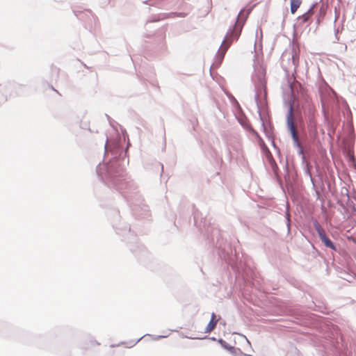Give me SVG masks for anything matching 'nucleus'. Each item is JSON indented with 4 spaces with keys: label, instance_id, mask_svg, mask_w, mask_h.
I'll return each mask as SVG.
<instances>
[{
    "label": "nucleus",
    "instance_id": "6ab92c4d",
    "mask_svg": "<svg viewBox=\"0 0 356 356\" xmlns=\"http://www.w3.org/2000/svg\"><path fill=\"white\" fill-rule=\"evenodd\" d=\"M146 336H150V335L149 334H145L143 337H141L140 338H139L138 339H137L136 341H131V345L130 346V347H132V346H135L138 342H139L143 338L145 337Z\"/></svg>",
    "mask_w": 356,
    "mask_h": 356
},
{
    "label": "nucleus",
    "instance_id": "dca6fc26",
    "mask_svg": "<svg viewBox=\"0 0 356 356\" xmlns=\"http://www.w3.org/2000/svg\"><path fill=\"white\" fill-rule=\"evenodd\" d=\"M298 154L299 156H301V159H302V163H305V156L304 155V151H303L302 146L300 147H298Z\"/></svg>",
    "mask_w": 356,
    "mask_h": 356
},
{
    "label": "nucleus",
    "instance_id": "f257e3e1",
    "mask_svg": "<svg viewBox=\"0 0 356 356\" xmlns=\"http://www.w3.org/2000/svg\"><path fill=\"white\" fill-rule=\"evenodd\" d=\"M105 154L111 152L113 158L108 163H99L96 169L99 179L110 188H115L124 194L127 202L131 204L134 213L140 218L149 216L148 207L143 204L141 197L135 191L137 188L132 180L127 177L125 167L120 163L118 155L121 156L122 150L118 143H108L106 140Z\"/></svg>",
    "mask_w": 356,
    "mask_h": 356
},
{
    "label": "nucleus",
    "instance_id": "f03ea898",
    "mask_svg": "<svg viewBox=\"0 0 356 356\" xmlns=\"http://www.w3.org/2000/svg\"><path fill=\"white\" fill-rule=\"evenodd\" d=\"M242 12H243V10H241L239 12V13L237 15V18H236V20L234 24L233 25V26L230 27L228 29V31L226 33V35L225 36V38L222 42L221 46H220V49H218L217 55H216V61L215 64L217 66L220 65V63H222V61L224 58L225 52L227 50V49L229 47L231 43L234 40H237L241 35L242 27H243V25L245 22V19H239V16L242 13Z\"/></svg>",
    "mask_w": 356,
    "mask_h": 356
},
{
    "label": "nucleus",
    "instance_id": "c85d7f7f",
    "mask_svg": "<svg viewBox=\"0 0 356 356\" xmlns=\"http://www.w3.org/2000/svg\"><path fill=\"white\" fill-rule=\"evenodd\" d=\"M131 251H132L133 252H136V250H133L132 248H131Z\"/></svg>",
    "mask_w": 356,
    "mask_h": 356
},
{
    "label": "nucleus",
    "instance_id": "6e6552de",
    "mask_svg": "<svg viewBox=\"0 0 356 356\" xmlns=\"http://www.w3.org/2000/svg\"><path fill=\"white\" fill-rule=\"evenodd\" d=\"M289 60H291V62H289V70H293V71L296 72V67L298 64L299 60V56L298 54L295 51L294 49H292L291 54L289 55L288 56Z\"/></svg>",
    "mask_w": 356,
    "mask_h": 356
},
{
    "label": "nucleus",
    "instance_id": "a878e982",
    "mask_svg": "<svg viewBox=\"0 0 356 356\" xmlns=\"http://www.w3.org/2000/svg\"><path fill=\"white\" fill-rule=\"evenodd\" d=\"M138 248L140 249V251L145 252L143 247H142V246L141 247H138Z\"/></svg>",
    "mask_w": 356,
    "mask_h": 356
},
{
    "label": "nucleus",
    "instance_id": "9d476101",
    "mask_svg": "<svg viewBox=\"0 0 356 356\" xmlns=\"http://www.w3.org/2000/svg\"><path fill=\"white\" fill-rule=\"evenodd\" d=\"M314 6V5L311 6L310 8L306 13H305L302 15L299 16L298 18V21H300L302 24L307 22L314 13L313 12Z\"/></svg>",
    "mask_w": 356,
    "mask_h": 356
},
{
    "label": "nucleus",
    "instance_id": "ddd939ff",
    "mask_svg": "<svg viewBox=\"0 0 356 356\" xmlns=\"http://www.w3.org/2000/svg\"><path fill=\"white\" fill-rule=\"evenodd\" d=\"M219 343L221 345V346L225 348V350H227L230 351L231 353H234L235 351V348L229 343H227L225 341H224L222 339H220L218 340Z\"/></svg>",
    "mask_w": 356,
    "mask_h": 356
},
{
    "label": "nucleus",
    "instance_id": "1a4fd4ad",
    "mask_svg": "<svg viewBox=\"0 0 356 356\" xmlns=\"http://www.w3.org/2000/svg\"><path fill=\"white\" fill-rule=\"evenodd\" d=\"M218 320L216 319V315L214 313H212L210 321L209 322L208 325L205 327L204 332L209 333L211 332L216 327L217 324Z\"/></svg>",
    "mask_w": 356,
    "mask_h": 356
},
{
    "label": "nucleus",
    "instance_id": "9b49d317",
    "mask_svg": "<svg viewBox=\"0 0 356 356\" xmlns=\"http://www.w3.org/2000/svg\"><path fill=\"white\" fill-rule=\"evenodd\" d=\"M347 197L348 200V204L352 209L353 213L356 215V195L350 197L347 194Z\"/></svg>",
    "mask_w": 356,
    "mask_h": 356
},
{
    "label": "nucleus",
    "instance_id": "412c9836",
    "mask_svg": "<svg viewBox=\"0 0 356 356\" xmlns=\"http://www.w3.org/2000/svg\"><path fill=\"white\" fill-rule=\"evenodd\" d=\"M262 124V127H263V128H264V131H265V133H266V136H267L268 138H272V137H271V134H270V133H269V132H268V131H266V128H265V126H264V122H262V124Z\"/></svg>",
    "mask_w": 356,
    "mask_h": 356
},
{
    "label": "nucleus",
    "instance_id": "2eb2a0df",
    "mask_svg": "<svg viewBox=\"0 0 356 356\" xmlns=\"http://www.w3.org/2000/svg\"><path fill=\"white\" fill-rule=\"evenodd\" d=\"M194 223L195 225L201 229L202 222H199V213L198 212L194 213Z\"/></svg>",
    "mask_w": 356,
    "mask_h": 356
},
{
    "label": "nucleus",
    "instance_id": "a211bd4d",
    "mask_svg": "<svg viewBox=\"0 0 356 356\" xmlns=\"http://www.w3.org/2000/svg\"><path fill=\"white\" fill-rule=\"evenodd\" d=\"M285 217H286V226H287L288 230H289V229H290V213L289 211L286 212Z\"/></svg>",
    "mask_w": 356,
    "mask_h": 356
},
{
    "label": "nucleus",
    "instance_id": "0eeeda50",
    "mask_svg": "<svg viewBox=\"0 0 356 356\" xmlns=\"http://www.w3.org/2000/svg\"><path fill=\"white\" fill-rule=\"evenodd\" d=\"M75 15L79 19L90 24L96 21V17L90 10H86L83 12L75 11Z\"/></svg>",
    "mask_w": 356,
    "mask_h": 356
},
{
    "label": "nucleus",
    "instance_id": "bb28decb",
    "mask_svg": "<svg viewBox=\"0 0 356 356\" xmlns=\"http://www.w3.org/2000/svg\"><path fill=\"white\" fill-rule=\"evenodd\" d=\"M202 227H203L204 228H206V223H205V221H204V222H203Z\"/></svg>",
    "mask_w": 356,
    "mask_h": 356
},
{
    "label": "nucleus",
    "instance_id": "393cba45",
    "mask_svg": "<svg viewBox=\"0 0 356 356\" xmlns=\"http://www.w3.org/2000/svg\"><path fill=\"white\" fill-rule=\"evenodd\" d=\"M176 15L178 16V17H185V14L184 13H176Z\"/></svg>",
    "mask_w": 356,
    "mask_h": 356
},
{
    "label": "nucleus",
    "instance_id": "b1692460",
    "mask_svg": "<svg viewBox=\"0 0 356 356\" xmlns=\"http://www.w3.org/2000/svg\"><path fill=\"white\" fill-rule=\"evenodd\" d=\"M215 232H217V230H213L212 232L211 233V240L213 241V236H214V234H215Z\"/></svg>",
    "mask_w": 356,
    "mask_h": 356
},
{
    "label": "nucleus",
    "instance_id": "c756f323",
    "mask_svg": "<svg viewBox=\"0 0 356 356\" xmlns=\"http://www.w3.org/2000/svg\"><path fill=\"white\" fill-rule=\"evenodd\" d=\"M161 165V171L163 172V165Z\"/></svg>",
    "mask_w": 356,
    "mask_h": 356
},
{
    "label": "nucleus",
    "instance_id": "7c9ffc66",
    "mask_svg": "<svg viewBox=\"0 0 356 356\" xmlns=\"http://www.w3.org/2000/svg\"><path fill=\"white\" fill-rule=\"evenodd\" d=\"M337 19V17L336 16L335 19H334V23L336 22Z\"/></svg>",
    "mask_w": 356,
    "mask_h": 356
},
{
    "label": "nucleus",
    "instance_id": "39448f33",
    "mask_svg": "<svg viewBox=\"0 0 356 356\" xmlns=\"http://www.w3.org/2000/svg\"><path fill=\"white\" fill-rule=\"evenodd\" d=\"M313 225L318 233V235L321 241V242L324 244V245L330 248L332 250L336 251L337 248L334 243L330 240V238L326 235L324 229L322 228L320 223L318 222L317 220H312Z\"/></svg>",
    "mask_w": 356,
    "mask_h": 356
},
{
    "label": "nucleus",
    "instance_id": "5701e85b",
    "mask_svg": "<svg viewBox=\"0 0 356 356\" xmlns=\"http://www.w3.org/2000/svg\"><path fill=\"white\" fill-rule=\"evenodd\" d=\"M287 56V54H284L282 55V65L283 66L284 68H285L284 65V58Z\"/></svg>",
    "mask_w": 356,
    "mask_h": 356
},
{
    "label": "nucleus",
    "instance_id": "4be33fe9",
    "mask_svg": "<svg viewBox=\"0 0 356 356\" xmlns=\"http://www.w3.org/2000/svg\"><path fill=\"white\" fill-rule=\"evenodd\" d=\"M167 336L168 335H156V336L154 337L153 339L154 340H159L160 339L167 337Z\"/></svg>",
    "mask_w": 356,
    "mask_h": 356
},
{
    "label": "nucleus",
    "instance_id": "f3484780",
    "mask_svg": "<svg viewBox=\"0 0 356 356\" xmlns=\"http://www.w3.org/2000/svg\"><path fill=\"white\" fill-rule=\"evenodd\" d=\"M309 126L316 127V123L313 116L309 118Z\"/></svg>",
    "mask_w": 356,
    "mask_h": 356
},
{
    "label": "nucleus",
    "instance_id": "4468645a",
    "mask_svg": "<svg viewBox=\"0 0 356 356\" xmlns=\"http://www.w3.org/2000/svg\"><path fill=\"white\" fill-rule=\"evenodd\" d=\"M305 165L304 168L305 173L306 175H307L309 177V178L311 179V180L312 181V173H311L312 165L308 162L305 161Z\"/></svg>",
    "mask_w": 356,
    "mask_h": 356
},
{
    "label": "nucleus",
    "instance_id": "7ed1b4c3",
    "mask_svg": "<svg viewBox=\"0 0 356 356\" xmlns=\"http://www.w3.org/2000/svg\"><path fill=\"white\" fill-rule=\"evenodd\" d=\"M120 218L121 217L118 211H115L111 217L113 227L115 229L116 233L122 235L124 240L128 238L131 243H136L137 241L136 235L131 231L129 226L124 223L121 224Z\"/></svg>",
    "mask_w": 356,
    "mask_h": 356
},
{
    "label": "nucleus",
    "instance_id": "aec40b11",
    "mask_svg": "<svg viewBox=\"0 0 356 356\" xmlns=\"http://www.w3.org/2000/svg\"><path fill=\"white\" fill-rule=\"evenodd\" d=\"M342 29H343V27L341 28V31H342ZM339 32H340V30L339 29V28L336 29L334 30V36H335V40L337 42H338L339 40V38L338 37V34Z\"/></svg>",
    "mask_w": 356,
    "mask_h": 356
},
{
    "label": "nucleus",
    "instance_id": "20e7f679",
    "mask_svg": "<svg viewBox=\"0 0 356 356\" xmlns=\"http://www.w3.org/2000/svg\"><path fill=\"white\" fill-rule=\"evenodd\" d=\"M286 127L290 131L293 145L296 147H302V143L299 140L297 129L295 126L294 116H293V108L291 102L289 103V109L286 115Z\"/></svg>",
    "mask_w": 356,
    "mask_h": 356
},
{
    "label": "nucleus",
    "instance_id": "423d86ee",
    "mask_svg": "<svg viewBox=\"0 0 356 356\" xmlns=\"http://www.w3.org/2000/svg\"><path fill=\"white\" fill-rule=\"evenodd\" d=\"M264 75L265 73L263 70H259L256 74L257 77V83L255 84V95H254V101L257 104L258 108H259V95L261 93L263 89L265 87V81H264Z\"/></svg>",
    "mask_w": 356,
    "mask_h": 356
},
{
    "label": "nucleus",
    "instance_id": "cd10ccee",
    "mask_svg": "<svg viewBox=\"0 0 356 356\" xmlns=\"http://www.w3.org/2000/svg\"><path fill=\"white\" fill-rule=\"evenodd\" d=\"M206 232H207V234H209V228H207V229H206Z\"/></svg>",
    "mask_w": 356,
    "mask_h": 356
},
{
    "label": "nucleus",
    "instance_id": "f8f14e48",
    "mask_svg": "<svg viewBox=\"0 0 356 356\" xmlns=\"http://www.w3.org/2000/svg\"><path fill=\"white\" fill-rule=\"evenodd\" d=\"M301 4L300 0H291L290 10L292 14H294Z\"/></svg>",
    "mask_w": 356,
    "mask_h": 356
}]
</instances>
